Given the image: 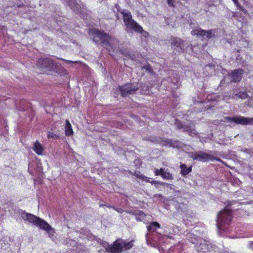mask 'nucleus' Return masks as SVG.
Listing matches in <instances>:
<instances>
[{
  "instance_id": "obj_29",
  "label": "nucleus",
  "mask_w": 253,
  "mask_h": 253,
  "mask_svg": "<svg viewBox=\"0 0 253 253\" xmlns=\"http://www.w3.org/2000/svg\"><path fill=\"white\" fill-rule=\"evenodd\" d=\"M124 245H123V248H125L127 250V249H129L130 248H131V243H126L124 241Z\"/></svg>"
},
{
  "instance_id": "obj_21",
  "label": "nucleus",
  "mask_w": 253,
  "mask_h": 253,
  "mask_svg": "<svg viewBox=\"0 0 253 253\" xmlns=\"http://www.w3.org/2000/svg\"><path fill=\"white\" fill-rule=\"evenodd\" d=\"M236 6L237 9L242 11L244 13L246 14L247 12V10L239 3V0H232Z\"/></svg>"
},
{
  "instance_id": "obj_10",
  "label": "nucleus",
  "mask_w": 253,
  "mask_h": 253,
  "mask_svg": "<svg viewBox=\"0 0 253 253\" xmlns=\"http://www.w3.org/2000/svg\"><path fill=\"white\" fill-rule=\"evenodd\" d=\"M143 140L149 141L150 142H161L163 146H168L169 147H175L178 143L177 141H173L170 139H163L161 137H148L144 138Z\"/></svg>"
},
{
  "instance_id": "obj_8",
  "label": "nucleus",
  "mask_w": 253,
  "mask_h": 253,
  "mask_svg": "<svg viewBox=\"0 0 253 253\" xmlns=\"http://www.w3.org/2000/svg\"><path fill=\"white\" fill-rule=\"evenodd\" d=\"M37 65L38 68L43 71L44 70L53 71L55 68L53 61L50 58H44L39 59L37 61Z\"/></svg>"
},
{
  "instance_id": "obj_14",
  "label": "nucleus",
  "mask_w": 253,
  "mask_h": 253,
  "mask_svg": "<svg viewBox=\"0 0 253 253\" xmlns=\"http://www.w3.org/2000/svg\"><path fill=\"white\" fill-rule=\"evenodd\" d=\"M126 212L135 215L136 219L141 221H143L146 217V214L139 210H126Z\"/></svg>"
},
{
  "instance_id": "obj_32",
  "label": "nucleus",
  "mask_w": 253,
  "mask_h": 253,
  "mask_svg": "<svg viewBox=\"0 0 253 253\" xmlns=\"http://www.w3.org/2000/svg\"><path fill=\"white\" fill-rule=\"evenodd\" d=\"M151 66L149 64H148V65H144L142 67V69H145L148 71H150L151 69Z\"/></svg>"
},
{
  "instance_id": "obj_34",
  "label": "nucleus",
  "mask_w": 253,
  "mask_h": 253,
  "mask_svg": "<svg viewBox=\"0 0 253 253\" xmlns=\"http://www.w3.org/2000/svg\"><path fill=\"white\" fill-rule=\"evenodd\" d=\"M250 248L253 251V242H252L250 243Z\"/></svg>"
},
{
  "instance_id": "obj_2",
  "label": "nucleus",
  "mask_w": 253,
  "mask_h": 253,
  "mask_svg": "<svg viewBox=\"0 0 253 253\" xmlns=\"http://www.w3.org/2000/svg\"><path fill=\"white\" fill-rule=\"evenodd\" d=\"M118 6L119 8L118 11L120 12L123 15V21L127 30L129 31L142 33L143 32L142 27L132 19L131 13L128 10H122L121 11L120 6Z\"/></svg>"
},
{
  "instance_id": "obj_1",
  "label": "nucleus",
  "mask_w": 253,
  "mask_h": 253,
  "mask_svg": "<svg viewBox=\"0 0 253 253\" xmlns=\"http://www.w3.org/2000/svg\"><path fill=\"white\" fill-rule=\"evenodd\" d=\"M88 34L91 37L92 41L96 43L100 42L101 45L108 51H111L113 50V46L110 42L111 37L109 34L97 29H90L88 32Z\"/></svg>"
},
{
  "instance_id": "obj_37",
  "label": "nucleus",
  "mask_w": 253,
  "mask_h": 253,
  "mask_svg": "<svg viewBox=\"0 0 253 253\" xmlns=\"http://www.w3.org/2000/svg\"><path fill=\"white\" fill-rule=\"evenodd\" d=\"M148 236V234H147L146 235V237L147 238Z\"/></svg>"
},
{
  "instance_id": "obj_20",
  "label": "nucleus",
  "mask_w": 253,
  "mask_h": 253,
  "mask_svg": "<svg viewBox=\"0 0 253 253\" xmlns=\"http://www.w3.org/2000/svg\"><path fill=\"white\" fill-rule=\"evenodd\" d=\"M160 225L157 222H152L149 226H147V230L149 232H154L156 228H160Z\"/></svg>"
},
{
  "instance_id": "obj_27",
  "label": "nucleus",
  "mask_w": 253,
  "mask_h": 253,
  "mask_svg": "<svg viewBox=\"0 0 253 253\" xmlns=\"http://www.w3.org/2000/svg\"><path fill=\"white\" fill-rule=\"evenodd\" d=\"M139 179L142 180V181H145L148 183H150L151 178L150 177H147L144 175H140Z\"/></svg>"
},
{
  "instance_id": "obj_17",
  "label": "nucleus",
  "mask_w": 253,
  "mask_h": 253,
  "mask_svg": "<svg viewBox=\"0 0 253 253\" xmlns=\"http://www.w3.org/2000/svg\"><path fill=\"white\" fill-rule=\"evenodd\" d=\"M181 169L180 173L183 176H185L188 174L192 171V167L191 166L189 167H187L186 165L182 164L179 166Z\"/></svg>"
},
{
  "instance_id": "obj_31",
  "label": "nucleus",
  "mask_w": 253,
  "mask_h": 253,
  "mask_svg": "<svg viewBox=\"0 0 253 253\" xmlns=\"http://www.w3.org/2000/svg\"><path fill=\"white\" fill-rule=\"evenodd\" d=\"M113 207L116 211H117L119 212L122 213V212H123V211H125L120 207Z\"/></svg>"
},
{
  "instance_id": "obj_11",
  "label": "nucleus",
  "mask_w": 253,
  "mask_h": 253,
  "mask_svg": "<svg viewBox=\"0 0 253 253\" xmlns=\"http://www.w3.org/2000/svg\"><path fill=\"white\" fill-rule=\"evenodd\" d=\"M192 36H196L198 38H202V40H209L214 35L212 34L211 30H205L201 29H194L191 32Z\"/></svg>"
},
{
  "instance_id": "obj_24",
  "label": "nucleus",
  "mask_w": 253,
  "mask_h": 253,
  "mask_svg": "<svg viewBox=\"0 0 253 253\" xmlns=\"http://www.w3.org/2000/svg\"><path fill=\"white\" fill-rule=\"evenodd\" d=\"M165 169L161 168L160 169H155L154 174L155 176H161L162 177L163 173L165 172Z\"/></svg>"
},
{
  "instance_id": "obj_38",
  "label": "nucleus",
  "mask_w": 253,
  "mask_h": 253,
  "mask_svg": "<svg viewBox=\"0 0 253 253\" xmlns=\"http://www.w3.org/2000/svg\"><path fill=\"white\" fill-rule=\"evenodd\" d=\"M100 206H105V205H103V204H101V205H100Z\"/></svg>"
},
{
  "instance_id": "obj_4",
  "label": "nucleus",
  "mask_w": 253,
  "mask_h": 253,
  "mask_svg": "<svg viewBox=\"0 0 253 253\" xmlns=\"http://www.w3.org/2000/svg\"><path fill=\"white\" fill-rule=\"evenodd\" d=\"M22 217L24 219L27 220L29 222L33 223L41 229L45 230L47 232L49 233L52 229L47 222L34 215L24 212L22 214Z\"/></svg>"
},
{
  "instance_id": "obj_12",
  "label": "nucleus",
  "mask_w": 253,
  "mask_h": 253,
  "mask_svg": "<svg viewBox=\"0 0 253 253\" xmlns=\"http://www.w3.org/2000/svg\"><path fill=\"white\" fill-rule=\"evenodd\" d=\"M171 45L174 48H178L177 51L174 52L175 54H179L180 52H183L184 51V47L185 46V42L180 38L176 37H171L170 38Z\"/></svg>"
},
{
  "instance_id": "obj_35",
  "label": "nucleus",
  "mask_w": 253,
  "mask_h": 253,
  "mask_svg": "<svg viewBox=\"0 0 253 253\" xmlns=\"http://www.w3.org/2000/svg\"><path fill=\"white\" fill-rule=\"evenodd\" d=\"M65 62L68 63H75L76 62H73L71 60H65Z\"/></svg>"
},
{
  "instance_id": "obj_36",
  "label": "nucleus",
  "mask_w": 253,
  "mask_h": 253,
  "mask_svg": "<svg viewBox=\"0 0 253 253\" xmlns=\"http://www.w3.org/2000/svg\"><path fill=\"white\" fill-rule=\"evenodd\" d=\"M115 16H116V17L117 20H120V17H119V15H118V13L115 14Z\"/></svg>"
},
{
  "instance_id": "obj_16",
  "label": "nucleus",
  "mask_w": 253,
  "mask_h": 253,
  "mask_svg": "<svg viewBox=\"0 0 253 253\" xmlns=\"http://www.w3.org/2000/svg\"><path fill=\"white\" fill-rule=\"evenodd\" d=\"M194 123L192 121L190 122V125H188L186 127H185V129L184 131L187 132L189 135L194 137L196 136L198 134V132L195 129L192 127V126H194Z\"/></svg>"
},
{
  "instance_id": "obj_25",
  "label": "nucleus",
  "mask_w": 253,
  "mask_h": 253,
  "mask_svg": "<svg viewBox=\"0 0 253 253\" xmlns=\"http://www.w3.org/2000/svg\"><path fill=\"white\" fill-rule=\"evenodd\" d=\"M150 183L152 185H155L156 187H157V186H156L157 184L160 185H162V186H164V185H165L166 184V183L165 182H162V181H157V180L150 181Z\"/></svg>"
},
{
  "instance_id": "obj_15",
  "label": "nucleus",
  "mask_w": 253,
  "mask_h": 253,
  "mask_svg": "<svg viewBox=\"0 0 253 253\" xmlns=\"http://www.w3.org/2000/svg\"><path fill=\"white\" fill-rule=\"evenodd\" d=\"M32 149L37 155H42L44 151V147L39 141L37 140L33 144Z\"/></svg>"
},
{
  "instance_id": "obj_19",
  "label": "nucleus",
  "mask_w": 253,
  "mask_h": 253,
  "mask_svg": "<svg viewBox=\"0 0 253 253\" xmlns=\"http://www.w3.org/2000/svg\"><path fill=\"white\" fill-rule=\"evenodd\" d=\"M68 4L74 11H78L80 9L79 5L75 1V0H70L68 1Z\"/></svg>"
},
{
  "instance_id": "obj_23",
  "label": "nucleus",
  "mask_w": 253,
  "mask_h": 253,
  "mask_svg": "<svg viewBox=\"0 0 253 253\" xmlns=\"http://www.w3.org/2000/svg\"><path fill=\"white\" fill-rule=\"evenodd\" d=\"M162 177L164 179L173 180L174 179V177L171 173L166 171H165Z\"/></svg>"
},
{
  "instance_id": "obj_9",
  "label": "nucleus",
  "mask_w": 253,
  "mask_h": 253,
  "mask_svg": "<svg viewBox=\"0 0 253 253\" xmlns=\"http://www.w3.org/2000/svg\"><path fill=\"white\" fill-rule=\"evenodd\" d=\"M118 88L123 97L133 94L138 89V87L133 86L132 83H127L124 85L119 86Z\"/></svg>"
},
{
  "instance_id": "obj_5",
  "label": "nucleus",
  "mask_w": 253,
  "mask_h": 253,
  "mask_svg": "<svg viewBox=\"0 0 253 253\" xmlns=\"http://www.w3.org/2000/svg\"><path fill=\"white\" fill-rule=\"evenodd\" d=\"M190 158L193 160H198L202 162H206L211 161L212 162L216 161L217 162H221L222 160L217 157H215L203 151H200L199 153H193Z\"/></svg>"
},
{
  "instance_id": "obj_6",
  "label": "nucleus",
  "mask_w": 253,
  "mask_h": 253,
  "mask_svg": "<svg viewBox=\"0 0 253 253\" xmlns=\"http://www.w3.org/2000/svg\"><path fill=\"white\" fill-rule=\"evenodd\" d=\"M124 240L119 239L113 242L112 244L105 243L103 245L104 248L107 252L109 253H120L123 249Z\"/></svg>"
},
{
  "instance_id": "obj_26",
  "label": "nucleus",
  "mask_w": 253,
  "mask_h": 253,
  "mask_svg": "<svg viewBox=\"0 0 253 253\" xmlns=\"http://www.w3.org/2000/svg\"><path fill=\"white\" fill-rule=\"evenodd\" d=\"M48 138H52L54 139L59 138V137L56 134L54 133L53 132L49 131L47 134Z\"/></svg>"
},
{
  "instance_id": "obj_18",
  "label": "nucleus",
  "mask_w": 253,
  "mask_h": 253,
  "mask_svg": "<svg viewBox=\"0 0 253 253\" xmlns=\"http://www.w3.org/2000/svg\"><path fill=\"white\" fill-rule=\"evenodd\" d=\"M65 133V135L67 136H71L73 134V130L72 128V126L69 121L68 120H66Z\"/></svg>"
},
{
  "instance_id": "obj_30",
  "label": "nucleus",
  "mask_w": 253,
  "mask_h": 253,
  "mask_svg": "<svg viewBox=\"0 0 253 253\" xmlns=\"http://www.w3.org/2000/svg\"><path fill=\"white\" fill-rule=\"evenodd\" d=\"M168 5L170 7H174V0H167Z\"/></svg>"
},
{
  "instance_id": "obj_7",
  "label": "nucleus",
  "mask_w": 253,
  "mask_h": 253,
  "mask_svg": "<svg viewBox=\"0 0 253 253\" xmlns=\"http://www.w3.org/2000/svg\"><path fill=\"white\" fill-rule=\"evenodd\" d=\"M224 119L228 122H234L236 124L242 125H253V118H247L239 116L233 117H225Z\"/></svg>"
},
{
  "instance_id": "obj_3",
  "label": "nucleus",
  "mask_w": 253,
  "mask_h": 253,
  "mask_svg": "<svg viewBox=\"0 0 253 253\" xmlns=\"http://www.w3.org/2000/svg\"><path fill=\"white\" fill-rule=\"evenodd\" d=\"M232 211L229 207H225L218 214L217 226L219 229L226 231L232 221Z\"/></svg>"
},
{
  "instance_id": "obj_13",
  "label": "nucleus",
  "mask_w": 253,
  "mask_h": 253,
  "mask_svg": "<svg viewBox=\"0 0 253 253\" xmlns=\"http://www.w3.org/2000/svg\"><path fill=\"white\" fill-rule=\"evenodd\" d=\"M244 71L242 68H239L231 71L229 74V76L231 77V81L234 83L240 82L242 78V75L244 74Z\"/></svg>"
},
{
  "instance_id": "obj_22",
  "label": "nucleus",
  "mask_w": 253,
  "mask_h": 253,
  "mask_svg": "<svg viewBox=\"0 0 253 253\" xmlns=\"http://www.w3.org/2000/svg\"><path fill=\"white\" fill-rule=\"evenodd\" d=\"M175 125L178 129H184V130L185 129V127L188 126L177 119L175 120Z\"/></svg>"
},
{
  "instance_id": "obj_28",
  "label": "nucleus",
  "mask_w": 253,
  "mask_h": 253,
  "mask_svg": "<svg viewBox=\"0 0 253 253\" xmlns=\"http://www.w3.org/2000/svg\"><path fill=\"white\" fill-rule=\"evenodd\" d=\"M129 173H130L132 175H134L136 176V177L139 178L140 175H143V174H140L139 171H135L134 172H133L131 171H129Z\"/></svg>"
},
{
  "instance_id": "obj_33",
  "label": "nucleus",
  "mask_w": 253,
  "mask_h": 253,
  "mask_svg": "<svg viewBox=\"0 0 253 253\" xmlns=\"http://www.w3.org/2000/svg\"><path fill=\"white\" fill-rule=\"evenodd\" d=\"M146 90H144L143 89H141V93L142 94H148L149 92V89L148 86H146Z\"/></svg>"
}]
</instances>
